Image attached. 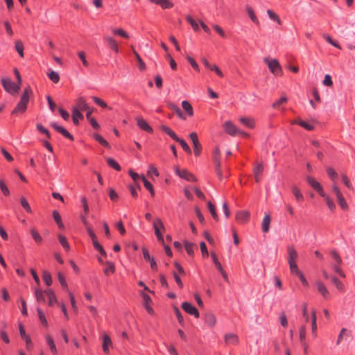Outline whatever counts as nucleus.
I'll return each instance as SVG.
<instances>
[{
    "label": "nucleus",
    "instance_id": "nucleus-30",
    "mask_svg": "<svg viewBox=\"0 0 355 355\" xmlns=\"http://www.w3.org/2000/svg\"><path fill=\"white\" fill-rule=\"evenodd\" d=\"M292 192L297 201L302 202L304 200V196L302 193L300 189L297 187L293 186L292 187Z\"/></svg>",
    "mask_w": 355,
    "mask_h": 355
},
{
    "label": "nucleus",
    "instance_id": "nucleus-25",
    "mask_svg": "<svg viewBox=\"0 0 355 355\" xmlns=\"http://www.w3.org/2000/svg\"><path fill=\"white\" fill-rule=\"evenodd\" d=\"M46 343L50 348V350L51 352H52V354L53 355H57L58 354V349H57V347L55 346V344L52 338V337L49 335H47L46 336Z\"/></svg>",
    "mask_w": 355,
    "mask_h": 355
},
{
    "label": "nucleus",
    "instance_id": "nucleus-45",
    "mask_svg": "<svg viewBox=\"0 0 355 355\" xmlns=\"http://www.w3.org/2000/svg\"><path fill=\"white\" fill-rule=\"evenodd\" d=\"M175 141L178 142L182 146V149L187 153L191 154V150L187 143L182 139L178 137V139H176Z\"/></svg>",
    "mask_w": 355,
    "mask_h": 355
},
{
    "label": "nucleus",
    "instance_id": "nucleus-5",
    "mask_svg": "<svg viewBox=\"0 0 355 355\" xmlns=\"http://www.w3.org/2000/svg\"><path fill=\"white\" fill-rule=\"evenodd\" d=\"M175 172L177 175L187 181L196 182L197 180L196 177L187 169H180L178 167H176L175 168Z\"/></svg>",
    "mask_w": 355,
    "mask_h": 355
},
{
    "label": "nucleus",
    "instance_id": "nucleus-52",
    "mask_svg": "<svg viewBox=\"0 0 355 355\" xmlns=\"http://www.w3.org/2000/svg\"><path fill=\"white\" fill-rule=\"evenodd\" d=\"M288 101L286 96H282L279 99L277 100L275 102L272 104V107L275 109H279L283 103H286Z\"/></svg>",
    "mask_w": 355,
    "mask_h": 355
},
{
    "label": "nucleus",
    "instance_id": "nucleus-37",
    "mask_svg": "<svg viewBox=\"0 0 355 355\" xmlns=\"http://www.w3.org/2000/svg\"><path fill=\"white\" fill-rule=\"evenodd\" d=\"M107 163L109 166L115 169L117 171H120L121 168L119 163L113 158L109 157L107 159Z\"/></svg>",
    "mask_w": 355,
    "mask_h": 355
},
{
    "label": "nucleus",
    "instance_id": "nucleus-16",
    "mask_svg": "<svg viewBox=\"0 0 355 355\" xmlns=\"http://www.w3.org/2000/svg\"><path fill=\"white\" fill-rule=\"evenodd\" d=\"M73 108H78L79 111L89 110V106L83 97H79L76 100V105Z\"/></svg>",
    "mask_w": 355,
    "mask_h": 355
},
{
    "label": "nucleus",
    "instance_id": "nucleus-41",
    "mask_svg": "<svg viewBox=\"0 0 355 355\" xmlns=\"http://www.w3.org/2000/svg\"><path fill=\"white\" fill-rule=\"evenodd\" d=\"M327 173L331 180V181L333 182V183L336 182L338 173L332 167H328L327 168Z\"/></svg>",
    "mask_w": 355,
    "mask_h": 355
},
{
    "label": "nucleus",
    "instance_id": "nucleus-10",
    "mask_svg": "<svg viewBox=\"0 0 355 355\" xmlns=\"http://www.w3.org/2000/svg\"><path fill=\"white\" fill-rule=\"evenodd\" d=\"M137 126L142 130L148 132L153 133V129L152 127L141 117H137L136 119Z\"/></svg>",
    "mask_w": 355,
    "mask_h": 355
},
{
    "label": "nucleus",
    "instance_id": "nucleus-6",
    "mask_svg": "<svg viewBox=\"0 0 355 355\" xmlns=\"http://www.w3.org/2000/svg\"><path fill=\"white\" fill-rule=\"evenodd\" d=\"M306 180L309 184L315 190L320 196H324V191L319 182L311 176H307Z\"/></svg>",
    "mask_w": 355,
    "mask_h": 355
},
{
    "label": "nucleus",
    "instance_id": "nucleus-59",
    "mask_svg": "<svg viewBox=\"0 0 355 355\" xmlns=\"http://www.w3.org/2000/svg\"><path fill=\"white\" fill-rule=\"evenodd\" d=\"M37 129L40 132L44 134L48 139H51V135L49 131L46 128H45L42 124L37 123Z\"/></svg>",
    "mask_w": 355,
    "mask_h": 355
},
{
    "label": "nucleus",
    "instance_id": "nucleus-12",
    "mask_svg": "<svg viewBox=\"0 0 355 355\" xmlns=\"http://www.w3.org/2000/svg\"><path fill=\"white\" fill-rule=\"evenodd\" d=\"M112 347V340L107 334H105L103 336V345H102V348H103V351L104 352V353L108 354L110 352V347Z\"/></svg>",
    "mask_w": 355,
    "mask_h": 355
},
{
    "label": "nucleus",
    "instance_id": "nucleus-43",
    "mask_svg": "<svg viewBox=\"0 0 355 355\" xmlns=\"http://www.w3.org/2000/svg\"><path fill=\"white\" fill-rule=\"evenodd\" d=\"M293 123H297L307 130H312L314 128L313 125L302 120L299 121H294Z\"/></svg>",
    "mask_w": 355,
    "mask_h": 355
},
{
    "label": "nucleus",
    "instance_id": "nucleus-7",
    "mask_svg": "<svg viewBox=\"0 0 355 355\" xmlns=\"http://www.w3.org/2000/svg\"><path fill=\"white\" fill-rule=\"evenodd\" d=\"M182 309L189 315H193L196 318H198L200 313L198 309L191 303L184 302L182 304Z\"/></svg>",
    "mask_w": 355,
    "mask_h": 355
},
{
    "label": "nucleus",
    "instance_id": "nucleus-47",
    "mask_svg": "<svg viewBox=\"0 0 355 355\" xmlns=\"http://www.w3.org/2000/svg\"><path fill=\"white\" fill-rule=\"evenodd\" d=\"M20 203L22 206V207L28 212V213H32L31 207L28 202V200L24 197L20 198Z\"/></svg>",
    "mask_w": 355,
    "mask_h": 355
},
{
    "label": "nucleus",
    "instance_id": "nucleus-39",
    "mask_svg": "<svg viewBox=\"0 0 355 355\" xmlns=\"http://www.w3.org/2000/svg\"><path fill=\"white\" fill-rule=\"evenodd\" d=\"M112 32L114 35H118L124 38H129L130 36L123 28H112Z\"/></svg>",
    "mask_w": 355,
    "mask_h": 355
},
{
    "label": "nucleus",
    "instance_id": "nucleus-11",
    "mask_svg": "<svg viewBox=\"0 0 355 355\" xmlns=\"http://www.w3.org/2000/svg\"><path fill=\"white\" fill-rule=\"evenodd\" d=\"M204 320L206 324L209 327H215L217 322L216 315L211 312L206 313L204 315Z\"/></svg>",
    "mask_w": 355,
    "mask_h": 355
},
{
    "label": "nucleus",
    "instance_id": "nucleus-4",
    "mask_svg": "<svg viewBox=\"0 0 355 355\" xmlns=\"http://www.w3.org/2000/svg\"><path fill=\"white\" fill-rule=\"evenodd\" d=\"M225 131L231 136L243 135L248 136V135L241 130H239L232 121H225L223 124Z\"/></svg>",
    "mask_w": 355,
    "mask_h": 355
},
{
    "label": "nucleus",
    "instance_id": "nucleus-28",
    "mask_svg": "<svg viewBox=\"0 0 355 355\" xmlns=\"http://www.w3.org/2000/svg\"><path fill=\"white\" fill-rule=\"evenodd\" d=\"M58 281H59L61 286L62 287V288L67 292L69 291V288H68L67 282L65 277L62 272H58Z\"/></svg>",
    "mask_w": 355,
    "mask_h": 355
},
{
    "label": "nucleus",
    "instance_id": "nucleus-48",
    "mask_svg": "<svg viewBox=\"0 0 355 355\" xmlns=\"http://www.w3.org/2000/svg\"><path fill=\"white\" fill-rule=\"evenodd\" d=\"M15 49L17 51V53H19V56L21 58H24V44L22 43V42L17 41L15 42Z\"/></svg>",
    "mask_w": 355,
    "mask_h": 355
},
{
    "label": "nucleus",
    "instance_id": "nucleus-2",
    "mask_svg": "<svg viewBox=\"0 0 355 355\" xmlns=\"http://www.w3.org/2000/svg\"><path fill=\"white\" fill-rule=\"evenodd\" d=\"M1 84L3 89L12 95L18 93L20 89L19 85L12 82L9 78H2Z\"/></svg>",
    "mask_w": 355,
    "mask_h": 355
},
{
    "label": "nucleus",
    "instance_id": "nucleus-3",
    "mask_svg": "<svg viewBox=\"0 0 355 355\" xmlns=\"http://www.w3.org/2000/svg\"><path fill=\"white\" fill-rule=\"evenodd\" d=\"M264 62L267 63L270 71L275 76H280L282 73V67L277 59L270 60L265 58Z\"/></svg>",
    "mask_w": 355,
    "mask_h": 355
},
{
    "label": "nucleus",
    "instance_id": "nucleus-8",
    "mask_svg": "<svg viewBox=\"0 0 355 355\" xmlns=\"http://www.w3.org/2000/svg\"><path fill=\"white\" fill-rule=\"evenodd\" d=\"M318 293L324 300H329L331 297L330 293L324 283L320 280L315 282Z\"/></svg>",
    "mask_w": 355,
    "mask_h": 355
},
{
    "label": "nucleus",
    "instance_id": "nucleus-26",
    "mask_svg": "<svg viewBox=\"0 0 355 355\" xmlns=\"http://www.w3.org/2000/svg\"><path fill=\"white\" fill-rule=\"evenodd\" d=\"M182 107L189 116H192L193 115V107L188 101H183L182 102Z\"/></svg>",
    "mask_w": 355,
    "mask_h": 355
},
{
    "label": "nucleus",
    "instance_id": "nucleus-35",
    "mask_svg": "<svg viewBox=\"0 0 355 355\" xmlns=\"http://www.w3.org/2000/svg\"><path fill=\"white\" fill-rule=\"evenodd\" d=\"M250 214L246 211H239L236 214V218L239 221H246L249 219Z\"/></svg>",
    "mask_w": 355,
    "mask_h": 355
},
{
    "label": "nucleus",
    "instance_id": "nucleus-57",
    "mask_svg": "<svg viewBox=\"0 0 355 355\" xmlns=\"http://www.w3.org/2000/svg\"><path fill=\"white\" fill-rule=\"evenodd\" d=\"M153 228H158L159 230H165V227L164 225V223H162V220L160 218H156L153 221Z\"/></svg>",
    "mask_w": 355,
    "mask_h": 355
},
{
    "label": "nucleus",
    "instance_id": "nucleus-18",
    "mask_svg": "<svg viewBox=\"0 0 355 355\" xmlns=\"http://www.w3.org/2000/svg\"><path fill=\"white\" fill-rule=\"evenodd\" d=\"M287 250H288V263H291V262H296L295 260L297 258V252L295 250L294 246L289 245L287 248Z\"/></svg>",
    "mask_w": 355,
    "mask_h": 355
},
{
    "label": "nucleus",
    "instance_id": "nucleus-19",
    "mask_svg": "<svg viewBox=\"0 0 355 355\" xmlns=\"http://www.w3.org/2000/svg\"><path fill=\"white\" fill-rule=\"evenodd\" d=\"M322 197L324 198L329 211L331 212H334L336 209V206L333 199L329 195L326 194L325 192H324V196Z\"/></svg>",
    "mask_w": 355,
    "mask_h": 355
},
{
    "label": "nucleus",
    "instance_id": "nucleus-44",
    "mask_svg": "<svg viewBox=\"0 0 355 355\" xmlns=\"http://www.w3.org/2000/svg\"><path fill=\"white\" fill-rule=\"evenodd\" d=\"M94 138L104 147L108 148L109 143L99 134L96 133L94 135Z\"/></svg>",
    "mask_w": 355,
    "mask_h": 355
},
{
    "label": "nucleus",
    "instance_id": "nucleus-14",
    "mask_svg": "<svg viewBox=\"0 0 355 355\" xmlns=\"http://www.w3.org/2000/svg\"><path fill=\"white\" fill-rule=\"evenodd\" d=\"M104 40L107 42L109 47L115 53H119V47L117 42L110 36H105Z\"/></svg>",
    "mask_w": 355,
    "mask_h": 355
},
{
    "label": "nucleus",
    "instance_id": "nucleus-60",
    "mask_svg": "<svg viewBox=\"0 0 355 355\" xmlns=\"http://www.w3.org/2000/svg\"><path fill=\"white\" fill-rule=\"evenodd\" d=\"M267 13H268V15L270 17V19H271L272 20H273L275 21H277L278 24L281 23V20H280L279 17L272 10H268Z\"/></svg>",
    "mask_w": 355,
    "mask_h": 355
},
{
    "label": "nucleus",
    "instance_id": "nucleus-50",
    "mask_svg": "<svg viewBox=\"0 0 355 355\" xmlns=\"http://www.w3.org/2000/svg\"><path fill=\"white\" fill-rule=\"evenodd\" d=\"M207 207H208V209L212 216V217L216 220H218V216L216 213V207L215 206L210 202L209 201L207 202Z\"/></svg>",
    "mask_w": 355,
    "mask_h": 355
},
{
    "label": "nucleus",
    "instance_id": "nucleus-54",
    "mask_svg": "<svg viewBox=\"0 0 355 355\" xmlns=\"http://www.w3.org/2000/svg\"><path fill=\"white\" fill-rule=\"evenodd\" d=\"M288 264L291 273L295 274L297 276L300 275V274L302 273V272L299 270L296 262H291L289 263Z\"/></svg>",
    "mask_w": 355,
    "mask_h": 355
},
{
    "label": "nucleus",
    "instance_id": "nucleus-64",
    "mask_svg": "<svg viewBox=\"0 0 355 355\" xmlns=\"http://www.w3.org/2000/svg\"><path fill=\"white\" fill-rule=\"evenodd\" d=\"M331 189L336 198L343 195V193L341 192L340 188L338 187L336 182L332 184Z\"/></svg>",
    "mask_w": 355,
    "mask_h": 355
},
{
    "label": "nucleus",
    "instance_id": "nucleus-15",
    "mask_svg": "<svg viewBox=\"0 0 355 355\" xmlns=\"http://www.w3.org/2000/svg\"><path fill=\"white\" fill-rule=\"evenodd\" d=\"M316 320V311L313 309L311 311V333L313 338L318 336Z\"/></svg>",
    "mask_w": 355,
    "mask_h": 355
},
{
    "label": "nucleus",
    "instance_id": "nucleus-17",
    "mask_svg": "<svg viewBox=\"0 0 355 355\" xmlns=\"http://www.w3.org/2000/svg\"><path fill=\"white\" fill-rule=\"evenodd\" d=\"M239 121L245 127L252 129L255 127V121L250 117H241Z\"/></svg>",
    "mask_w": 355,
    "mask_h": 355
},
{
    "label": "nucleus",
    "instance_id": "nucleus-61",
    "mask_svg": "<svg viewBox=\"0 0 355 355\" xmlns=\"http://www.w3.org/2000/svg\"><path fill=\"white\" fill-rule=\"evenodd\" d=\"M211 257L212 259V261H213L214 265L217 268V269L218 270H222L223 266H222L221 263L218 261L216 254L214 252H211Z\"/></svg>",
    "mask_w": 355,
    "mask_h": 355
},
{
    "label": "nucleus",
    "instance_id": "nucleus-9",
    "mask_svg": "<svg viewBox=\"0 0 355 355\" xmlns=\"http://www.w3.org/2000/svg\"><path fill=\"white\" fill-rule=\"evenodd\" d=\"M51 127H53L58 132L60 133L63 137L70 139L71 141H73L74 138L73 135L69 132V131L65 129L62 125H59L55 123H51Z\"/></svg>",
    "mask_w": 355,
    "mask_h": 355
},
{
    "label": "nucleus",
    "instance_id": "nucleus-34",
    "mask_svg": "<svg viewBox=\"0 0 355 355\" xmlns=\"http://www.w3.org/2000/svg\"><path fill=\"white\" fill-rule=\"evenodd\" d=\"M42 279L46 286H50L52 284L51 275L48 270H44L42 272Z\"/></svg>",
    "mask_w": 355,
    "mask_h": 355
},
{
    "label": "nucleus",
    "instance_id": "nucleus-49",
    "mask_svg": "<svg viewBox=\"0 0 355 355\" xmlns=\"http://www.w3.org/2000/svg\"><path fill=\"white\" fill-rule=\"evenodd\" d=\"M128 173L130 175V176L132 178V179L134 180V182H135V184L137 185V187L140 189V186L138 184V181L141 179V177H140V175L134 172L132 169H130L129 171H128Z\"/></svg>",
    "mask_w": 355,
    "mask_h": 355
},
{
    "label": "nucleus",
    "instance_id": "nucleus-22",
    "mask_svg": "<svg viewBox=\"0 0 355 355\" xmlns=\"http://www.w3.org/2000/svg\"><path fill=\"white\" fill-rule=\"evenodd\" d=\"M270 216L269 214H266L264 216V218L262 221L261 227L262 231L264 233H267L269 231L270 229Z\"/></svg>",
    "mask_w": 355,
    "mask_h": 355
},
{
    "label": "nucleus",
    "instance_id": "nucleus-62",
    "mask_svg": "<svg viewBox=\"0 0 355 355\" xmlns=\"http://www.w3.org/2000/svg\"><path fill=\"white\" fill-rule=\"evenodd\" d=\"M187 60H188V62L190 63V64L192 66V67L197 71H200V68H199V66L198 64V63L196 62V60L191 58V56L189 55H187L186 57Z\"/></svg>",
    "mask_w": 355,
    "mask_h": 355
},
{
    "label": "nucleus",
    "instance_id": "nucleus-42",
    "mask_svg": "<svg viewBox=\"0 0 355 355\" xmlns=\"http://www.w3.org/2000/svg\"><path fill=\"white\" fill-rule=\"evenodd\" d=\"M58 240L61 245L65 250L69 251L70 250L69 244L67 240V238L64 236L62 234L58 235Z\"/></svg>",
    "mask_w": 355,
    "mask_h": 355
},
{
    "label": "nucleus",
    "instance_id": "nucleus-29",
    "mask_svg": "<svg viewBox=\"0 0 355 355\" xmlns=\"http://www.w3.org/2000/svg\"><path fill=\"white\" fill-rule=\"evenodd\" d=\"M106 267L105 268L103 272L104 274L107 276L110 275V274H113L115 272V266L114 264L111 261H107L105 263Z\"/></svg>",
    "mask_w": 355,
    "mask_h": 355
},
{
    "label": "nucleus",
    "instance_id": "nucleus-38",
    "mask_svg": "<svg viewBox=\"0 0 355 355\" xmlns=\"http://www.w3.org/2000/svg\"><path fill=\"white\" fill-rule=\"evenodd\" d=\"M37 312L38 318H39L42 324L44 327H48V325H49L48 321L46 318L45 314L42 311V309L40 308H37Z\"/></svg>",
    "mask_w": 355,
    "mask_h": 355
},
{
    "label": "nucleus",
    "instance_id": "nucleus-53",
    "mask_svg": "<svg viewBox=\"0 0 355 355\" xmlns=\"http://www.w3.org/2000/svg\"><path fill=\"white\" fill-rule=\"evenodd\" d=\"M246 10H247V12H248V15H249L250 18L251 19V20H252L254 23H255V24H259V20H258L257 17H256V15H255V14H254V10H252V8L251 7H250V6H248V7L246 8Z\"/></svg>",
    "mask_w": 355,
    "mask_h": 355
},
{
    "label": "nucleus",
    "instance_id": "nucleus-56",
    "mask_svg": "<svg viewBox=\"0 0 355 355\" xmlns=\"http://www.w3.org/2000/svg\"><path fill=\"white\" fill-rule=\"evenodd\" d=\"M341 180L343 183L350 190H354L353 186L350 182L348 177L345 174L341 175Z\"/></svg>",
    "mask_w": 355,
    "mask_h": 355
},
{
    "label": "nucleus",
    "instance_id": "nucleus-13",
    "mask_svg": "<svg viewBox=\"0 0 355 355\" xmlns=\"http://www.w3.org/2000/svg\"><path fill=\"white\" fill-rule=\"evenodd\" d=\"M225 342L227 345H236L239 343V339L236 334L229 333L225 335Z\"/></svg>",
    "mask_w": 355,
    "mask_h": 355
},
{
    "label": "nucleus",
    "instance_id": "nucleus-36",
    "mask_svg": "<svg viewBox=\"0 0 355 355\" xmlns=\"http://www.w3.org/2000/svg\"><path fill=\"white\" fill-rule=\"evenodd\" d=\"M53 218L55 221V223H57L58 226L59 228L60 229H63L64 228V224L62 221V218H61V216L60 214H59V212L56 210H54L53 211Z\"/></svg>",
    "mask_w": 355,
    "mask_h": 355
},
{
    "label": "nucleus",
    "instance_id": "nucleus-51",
    "mask_svg": "<svg viewBox=\"0 0 355 355\" xmlns=\"http://www.w3.org/2000/svg\"><path fill=\"white\" fill-rule=\"evenodd\" d=\"M186 19L191 24L195 31H198L200 30L198 24L193 19L191 16L187 15L186 17Z\"/></svg>",
    "mask_w": 355,
    "mask_h": 355
},
{
    "label": "nucleus",
    "instance_id": "nucleus-55",
    "mask_svg": "<svg viewBox=\"0 0 355 355\" xmlns=\"http://www.w3.org/2000/svg\"><path fill=\"white\" fill-rule=\"evenodd\" d=\"M31 234L36 243H40L42 241L41 235L35 229L33 228L31 230Z\"/></svg>",
    "mask_w": 355,
    "mask_h": 355
},
{
    "label": "nucleus",
    "instance_id": "nucleus-27",
    "mask_svg": "<svg viewBox=\"0 0 355 355\" xmlns=\"http://www.w3.org/2000/svg\"><path fill=\"white\" fill-rule=\"evenodd\" d=\"M263 171V166L261 164H259L254 168V174L255 177V181L259 182L260 180V177L261 176Z\"/></svg>",
    "mask_w": 355,
    "mask_h": 355
},
{
    "label": "nucleus",
    "instance_id": "nucleus-32",
    "mask_svg": "<svg viewBox=\"0 0 355 355\" xmlns=\"http://www.w3.org/2000/svg\"><path fill=\"white\" fill-rule=\"evenodd\" d=\"M141 180L144 183L145 188L150 192L152 196H154L155 191L153 184L150 182H148L144 175L141 176Z\"/></svg>",
    "mask_w": 355,
    "mask_h": 355
},
{
    "label": "nucleus",
    "instance_id": "nucleus-40",
    "mask_svg": "<svg viewBox=\"0 0 355 355\" xmlns=\"http://www.w3.org/2000/svg\"><path fill=\"white\" fill-rule=\"evenodd\" d=\"M154 3L160 5L164 9L171 8L173 6V4L169 0H157Z\"/></svg>",
    "mask_w": 355,
    "mask_h": 355
},
{
    "label": "nucleus",
    "instance_id": "nucleus-24",
    "mask_svg": "<svg viewBox=\"0 0 355 355\" xmlns=\"http://www.w3.org/2000/svg\"><path fill=\"white\" fill-rule=\"evenodd\" d=\"M160 128L163 132H164L166 135H168L173 140L175 141L176 139H178V137L170 127L165 125H162L160 126Z\"/></svg>",
    "mask_w": 355,
    "mask_h": 355
},
{
    "label": "nucleus",
    "instance_id": "nucleus-46",
    "mask_svg": "<svg viewBox=\"0 0 355 355\" xmlns=\"http://www.w3.org/2000/svg\"><path fill=\"white\" fill-rule=\"evenodd\" d=\"M48 77L54 83H57L60 80L59 73L53 70H51L49 73H48Z\"/></svg>",
    "mask_w": 355,
    "mask_h": 355
},
{
    "label": "nucleus",
    "instance_id": "nucleus-31",
    "mask_svg": "<svg viewBox=\"0 0 355 355\" xmlns=\"http://www.w3.org/2000/svg\"><path fill=\"white\" fill-rule=\"evenodd\" d=\"M331 282L340 292H344L345 288L344 284L335 276L331 277Z\"/></svg>",
    "mask_w": 355,
    "mask_h": 355
},
{
    "label": "nucleus",
    "instance_id": "nucleus-23",
    "mask_svg": "<svg viewBox=\"0 0 355 355\" xmlns=\"http://www.w3.org/2000/svg\"><path fill=\"white\" fill-rule=\"evenodd\" d=\"M46 295H47L49 299V305L53 306L54 304H56L58 302L55 293L52 289H47L45 291Z\"/></svg>",
    "mask_w": 355,
    "mask_h": 355
},
{
    "label": "nucleus",
    "instance_id": "nucleus-20",
    "mask_svg": "<svg viewBox=\"0 0 355 355\" xmlns=\"http://www.w3.org/2000/svg\"><path fill=\"white\" fill-rule=\"evenodd\" d=\"M83 114L78 110V108H73L72 110V120L75 125L79 124V120L83 119Z\"/></svg>",
    "mask_w": 355,
    "mask_h": 355
},
{
    "label": "nucleus",
    "instance_id": "nucleus-58",
    "mask_svg": "<svg viewBox=\"0 0 355 355\" xmlns=\"http://www.w3.org/2000/svg\"><path fill=\"white\" fill-rule=\"evenodd\" d=\"M92 98L94 101V102L96 104H97L98 105H99L101 107H102V108L107 107V103L104 101H103L101 98L96 97V96H92Z\"/></svg>",
    "mask_w": 355,
    "mask_h": 355
},
{
    "label": "nucleus",
    "instance_id": "nucleus-1",
    "mask_svg": "<svg viewBox=\"0 0 355 355\" xmlns=\"http://www.w3.org/2000/svg\"><path fill=\"white\" fill-rule=\"evenodd\" d=\"M32 94V90L30 87H26L21 96L20 101L12 112V114H23L27 109L29 98Z\"/></svg>",
    "mask_w": 355,
    "mask_h": 355
},
{
    "label": "nucleus",
    "instance_id": "nucleus-21",
    "mask_svg": "<svg viewBox=\"0 0 355 355\" xmlns=\"http://www.w3.org/2000/svg\"><path fill=\"white\" fill-rule=\"evenodd\" d=\"M35 295L36 297V300L39 303H44L45 302V291L42 290L40 288H35Z\"/></svg>",
    "mask_w": 355,
    "mask_h": 355
},
{
    "label": "nucleus",
    "instance_id": "nucleus-33",
    "mask_svg": "<svg viewBox=\"0 0 355 355\" xmlns=\"http://www.w3.org/2000/svg\"><path fill=\"white\" fill-rule=\"evenodd\" d=\"M337 199V201H338V203L339 205V206L340 207V208L344 210V211H347L349 209V205L343 196V194L340 196H338L336 198Z\"/></svg>",
    "mask_w": 355,
    "mask_h": 355
},
{
    "label": "nucleus",
    "instance_id": "nucleus-63",
    "mask_svg": "<svg viewBox=\"0 0 355 355\" xmlns=\"http://www.w3.org/2000/svg\"><path fill=\"white\" fill-rule=\"evenodd\" d=\"M322 84L324 86H327V87H331L332 86L333 81H332V79H331V76L329 74H326L324 76V80L322 81Z\"/></svg>",
    "mask_w": 355,
    "mask_h": 355
}]
</instances>
